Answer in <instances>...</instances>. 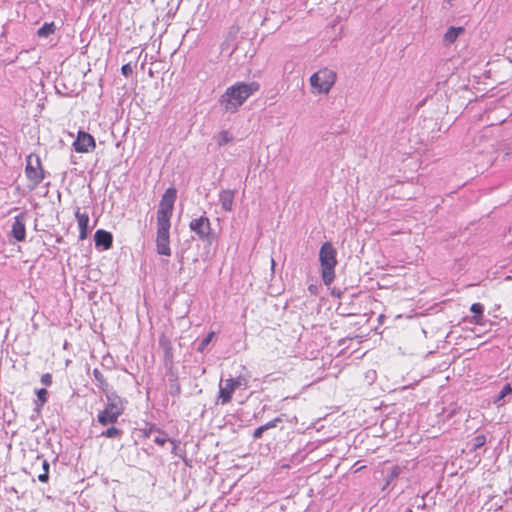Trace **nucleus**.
<instances>
[{
	"mask_svg": "<svg viewBox=\"0 0 512 512\" xmlns=\"http://www.w3.org/2000/svg\"><path fill=\"white\" fill-rule=\"evenodd\" d=\"M126 401L115 392L106 393L105 408L97 415L98 422L103 425H113L125 410Z\"/></svg>",
	"mask_w": 512,
	"mask_h": 512,
	"instance_id": "2",
	"label": "nucleus"
},
{
	"mask_svg": "<svg viewBox=\"0 0 512 512\" xmlns=\"http://www.w3.org/2000/svg\"><path fill=\"white\" fill-rule=\"evenodd\" d=\"M25 173L28 180L32 183V188L37 187L44 180V171L40 158L37 155L31 154L27 157Z\"/></svg>",
	"mask_w": 512,
	"mask_h": 512,
	"instance_id": "6",
	"label": "nucleus"
},
{
	"mask_svg": "<svg viewBox=\"0 0 512 512\" xmlns=\"http://www.w3.org/2000/svg\"><path fill=\"white\" fill-rule=\"evenodd\" d=\"M235 198V191L230 189L221 190L219 193V202L221 207L226 212H231L233 210Z\"/></svg>",
	"mask_w": 512,
	"mask_h": 512,
	"instance_id": "13",
	"label": "nucleus"
},
{
	"mask_svg": "<svg viewBox=\"0 0 512 512\" xmlns=\"http://www.w3.org/2000/svg\"><path fill=\"white\" fill-rule=\"evenodd\" d=\"M55 29L54 22L44 23L43 26L38 29L37 35L39 37H48L55 32Z\"/></svg>",
	"mask_w": 512,
	"mask_h": 512,
	"instance_id": "20",
	"label": "nucleus"
},
{
	"mask_svg": "<svg viewBox=\"0 0 512 512\" xmlns=\"http://www.w3.org/2000/svg\"><path fill=\"white\" fill-rule=\"evenodd\" d=\"M37 395V400L35 402V411L40 413L42 406L47 402L48 399V391L45 388L37 389L35 391Z\"/></svg>",
	"mask_w": 512,
	"mask_h": 512,
	"instance_id": "18",
	"label": "nucleus"
},
{
	"mask_svg": "<svg viewBox=\"0 0 512 512\" xmlns=\"http://www.w3.org/2000/svg\"><path fill=\"white\" fill-rule=\"evenodd\" d=\"M170 227L171 223H157L156 247L160 255L170 256Z\"/></svg>",
	"mask_w": 512,
	"mask_h": 512,
	"instance_id": "7",
	"label": "nucleus"
},
{
	"mask_svg": "<svg viewBox=\"0 0 512 512\" xmlns=\"http://www.w3.org/2000/svg\"><path fill=\"white\" fill-rule=\"evenodd\" d=\"M75 217L77 218L79 226V239L84 240L87 238L89 232V215L87 213H81L80 209L77 208L75 211Z\"/></svg>",
	"mask_w": 512,
	"mask_h": 512,
	"instance_id": "12",
	"label": "nucleus"
},
{
	"mask_svg": "<svg viewBox=\"0 0 512 512\" xmlns=\"http://www.w3.org/2000/svg\"><path fill=\"white\" fill-rule=\"evenodd\" d=\"M154 432L156 433V435L153 438V442L156 443L157 445L163 446L166 442L170 440L168 439L165 432L156 429L155 427H150V429L145 432V435L147 437H150Z\"/></svg>",
	"mask_w": 512,
	"mask_h": 512,
	"instance_id": "15",
	"label": "nucleus"
},
{
	"mask_svg": "<svg viewBox=\"0 0 512 512\" xmlns=\"http://www.w3.org/2000/svg\"><path fill=\"white\" fill-rule=\"evenodd\" d=\"M94 241L96 247H102L104 250H108L112 247L113 236L110 232L99 229L95 232Z\"/></svg>",
	"mask_w": 512,
	"mask_h": 512,
	"instance_id": "11",
	"label": "nucleus"
},
{
	"mask_svg": "<svg viewBox=\"0 0 512 512\" xmlns=\"http://www.w3.org/2000/svg\"><path fill=\"white\" fill-rule=\"evenodd\" d=\"M214 336H215V332L208 333L207 336L205 338H203L202 341L200 342V344L198 346V351L203 352L206 349V347L209 345V343L212 341Z\"/></svg>",
	"mask_w": 512,
	"mask_h": 512,
	"instance_id": "26",
	"label": "nucleus"
},
{
	"mask_svg": "<svg viewBox=\"0 0 512 512\" xmlns=\"http://www.w3.org/2000/svg\"><path fill=\"white\" fill-rule=\"evenodd\" d=\"M122 435V431L115 426H111L105 431H103L100 436L105 438H120Z\"/></svg>",
	"mask_w": 512,
	"mask_h": 512,
	"instance_id": "22",
	"label": "nucleus"
},
{
	"mask_svg": "<svg viewBox=\"0 0 512 512\" xmlns=\"http://www.w3.org/2000/svg\"><path fill=\"white\" fill-rule=\"evenodd\" d=\"M234 379L237 381L238 385H240V386H244V387H247V385H248V380H247V378H246V377H244V376H242V375H239L238 377H236V378H234Z\"/></svg>",
	"mask_w": 512,
	"mask_h": 512,
	"instance_id": "30",
	"label": "nucleus"
},
{
	"mask_svg": "<svg viewBox=\"0 0 512 512\" xmlns=\"http://www.w3.org/2000/svg\"><path fill=\"white\" fill-rule=\"evenodd\" d=\"M169 442H171V443L173 444L172 453H175V450H176V448H177V444H176V442H175V441H173V440H169Z\"/></svg>",
	"mask_w": 512,
	"mask_h": 512,
	"instance_id": "36",
	"label": "nucleus"
},
{
	"mask_svg": "<svg viewBox=\"0 0 512 512\" xmlns=\"http://www.w3.org/2000/svg\"><path fill=\"white\" fill-rule=\"evenodd\" d=\"M337 251L331 242H325L319 251L321 277L325 285H330L335 279V267L338 263Z\"/></svg>",
	"mask_w": 512,
	"mask_h": 512,
	"instance_id": "3",
	"label": "nucleus"
},
{
	"mask_svg": "<svg viewBox=\"0 0 512 512\" xmlns=\"http://www.w3.org/2000/svg\"><path fill=\"white\" fill-rule=\"evenodd\" d=\"M180 391V388L177 387V389H174V392H179Z\"/></svg>",
	"mask_w": 512,
	"mask_h": 512,
	"instance_id": "40",
	"label": "nucleus"
},
{
	"mask_svg": "<svg viewBox=\"0 0 512 512\" xmlns=\"http://www.w3.org/2000/svg\"><path fill=\"white\" fill-rule=\"evenodd\" d=\"M95 140L93 136L85 131H79L73 147L76 152L87 153L95 148Z\"/></svg>",
	"mask_w": 512,
	"mask_h": 512,
	"instance_id": "9",
	"label": "nucleus"
},
{
	"mask_svg": "<svg viewBox=\"0 0 512 512\" xmlns=\"http://www.w3.org/2000/svg\"><path fill=\"white\" fill-rule=\"evenodd\" d=\"M470 311L474 314L471 322L475 324H482L484 306L481 303H473L470 307Z\"/></svg>",
	"mask_w": 512,
	"mask_h": 512,
	"instance_id": "17",
	"label": "nucleus"
},
{
	"mask_svg": "<svg viewBox=\"0 0 512 512\" xmlns=\"http://www.w3.org/2000/svg\"><path fill=\"white\" fill-rule=\"evenodd\" d=\"M121 72L122 74L125 76V77H129L132 75L133 73V68L131 66L130 63H127V64H124L122 67H121Z\"/></svg>",
	"mask_w": 512,
	"mask_h": 512,
	"instance_id": "28",
	"label": "nucleus"
},
{
	"mask_svg": "<svg viewBox=\"0 0 512 512\" xmlns=\"http://www.w3.org/2000/svg\"><path fill=\"white\" fill-rule=\"evenodd\" d=\"M93 376L96 381V385L105 393L109 392L108 391V383H107L106 379L104 378L103 374L98 369L93 370Z\"/></svg>",
	"mask_w": 512,
	"mask_h": 512,
	"instance_id": "19",
	"label": "nucleus"
},
{
	"mask_svg": "<svg viewBox=\"0 0 512 512\" xmlns=\"http://www.w3.org/2000/svg\"><path fill=\"white\" fill-rule=\"evenodd\" d=\"M234 390L226 380H221L219 383L218 402L222 405L228 404L233 396Z\"/></svg>",
	"mask_w": 512,
	"mask_h": 512,
	"instance_id": "14",
	"label": "nucleus"
},
{
	"mask_svg": "<svg viewBox=\"0 0 512 512\" xmlns=\"http://www.w3.org/2000/svg\"><path fill=\"white\" fill-rule=\"evenodd\" d=\"M463 32H464L463 27L451 26L450 28H448V30L444 34V38H443L444 43L447 45L454 43L456 41V39L459 37V35L462 34Z\"/></svg>",
	"mask_w": 512,
	"mask_h": 512,
	"instance_id": "16",
	"label": "nucleus"
},
{
	"mask_svg": "<svg viewBox=\"0 0 512 512\" xmlns=\"http://www.w3.org/2000/svg\"><path fill=\"white\" fill-rule=\"evenodd\" d=\"M42 467H43V472L49 474V463L47 462V460H43L42 461Z\"/></svg>",
	"mask_w": 512,
	"mask_h": 512,
	"instance_id": "35",
	"label": "nucleus"
},
{
	"mask_svg": "<svg viewBox=\"0 0 512 512\" xmlns=\"http://www.w3.org/2000/svg\"><path fill=\"white\" fill-rule=\"evenodd\" d=\"M41 383L45 386H50L52 384V376L50 373H45L41 376Z\"/></svg>",
	"mask_w": 512,
	"mask_h": 512,
	"instance_id": "29",
	"label": "nucleus"
},
{
	"mask_svg": "<svg viewBox=\"0 0 512 512\" xmlns=\"http://www.w3.org/2000/svg\"><path fill=\"white\" fill-rule=\"evenodd\" d=\"M264 431L265 430H264L263 426L258 427L257 429H255V431L253 433V437L255 439L261 438Z\"/></svg>",
	"mask_w": 512,
	"mask_h": 512,
	"instance_id": "31",
	"label": "nucleus"
},
{
	"mask_svg": "<svg viewBox=\"0 0 512 512\" xmlns=\"http://www.w3.org/2000/svg\"><path fill=\"white\" fill-rule=\"evenodd\" d=\"M226 381L233 387V390L235 391L237 388L241 387L238 385L237 381L234 378H228Z\"/></svg>",
	"mask_w": 512,
	"mask_h": 512,
	"instance_id": "32",
	"label": "nucleus"
},
{
	"mask_svg": "<svg viewBox=\"0 0 512 512\" xmlns=\"http://www.w3.org/2000/svg\"><path fill=\"white\" fill-rule=\"evenodd\" d=\"M260 89L259 83L253 82H237L228 87L221 96L220 102L225 111L235 112L237 109L255 92Z\"/></svg>",
	"mask_w": 512,
	"mask_h": 512,
	"instance_id": "1",
	"label": "nucleus"
},
{
	"mask_svg": "<svg viewBox=\"0 0 512 512\" xmlns=\"http://www.w3.org/2000/svg\"><path fill=\"white\" fill-rule=\"evenodd\" d=\"M282 421V419L280 417H276L275 419L267 422L266 424L262 425L264 430H268V429H271V428H275L277 426L278 423H280Z\"/></svg>",
	"mask_w": 512,
	"mask_h": 512,
	"instance_id": "27",
	"label": "nucleus"
},
{
	"mask_svg": "<svg viewBox=\"0 0 512 512\" xmlns=\"http://www.w3.org/2000/svg\"><path fill=\"white\" fill-rule=\"evenodd\" d=\"M226 381L233 387V390L235 391L237 388L241 387L238 385L237 381L234 378H228Z\"/></svg>",
	"mask_w": 512,
	"mask_h": 512,
	"instance_id": "33",
	"label": "nucleus"
},
{
	"mask_svg": "<svg viewBox=\"0 0 512 512\" xmlns=\"http://www.w3.org/2000/svg\"><path fill=\"white\" fill-rule=\"evenodd\" d=\"M486 443V437L485 435L481 434V435H477L476 437L473 438L472 440V443H471V451H476L477 449L481 448L482 446H484Z\"/></svg>",
	"mask_w": 512,
	"mask_h": 512,
	"instance_id": "25",
	"label": "nucleus"
},
{
	"mask_svg": "<svg viewBox=\"0 0 512 512\" xmlns=\"http://www.w3.org/2000/svg\"><path fill=\"white\" fill-rule=\"evenodd\" d=\"M94 1H95V0H85V2H86L87 4H92V3H94Z\"/></svg>",
	"mask_w": 512,
	"mask_h": 512,
	"instance_id": "37",
	"label": "nucleus"
},
{
	"mask_svg": "<svg viewBox=\"0 0 512 512\" xmlns=\"http://www.w3.org/2000/svg\"><path fill=\"white\" fill-rule=\"evenodd\" d=\"M271 265H272V268H274V266H275V261H274V259H271Z\"/></svg>",
	"mask_w": 512,
	"mask_h": 512,
	"instance_id": "38",
	"label": "nucleus"
},
{
	"mask_svg": "<svg viewBox=\"0 0 512 512\" xmlns=\"http://www.w3.org/2000/svg\"><path fill=\"white\" fill-rule=\"evenodd\" d=\"M12 237L21 242L25 240L26 228H25V214L21 213L14 217V222L11 229Z\"/></svg>",
	"mask_w": 512,
	"mask_h": 512,
	"instance_id": "10",
	"label": "nucleus"
},
{
	"mask_svg": "<svg viewBox=\"0 0 512 512\" xmlns=\"http://www.w3.org/2000/svg\"><path fill=\"white\" fill-rule=\"evenodd\" d=\"M177 191L174 187L168 188L163 194L157 210V223H171Z\"/></svg>",
	"mask_w": 512,
	"mask_h": 512,
	"instance_id": "5",
	"label": "nucleus"
},
{
	"mask_svg": "<svg viewBox=\"0 0 512 512\" xmlns=\"http://www.w3.org/2000/svg\"><path fill=\"white\" fill-rule=\"evenodd\" d=\"M232 140H233L232 135L226 130L221 131L217 136V144L219 146H224V145L228 144L229 142H231Z\"/></svg>",
	"mask_w": 512,
	"mask_h": 512,
	"instance_id": "24",
	"label": "nucleus"
},
{
	"mask_svg": "<svg viewBox=\"0 0 512 512\" xmlns=\"http://www.w3.org/2000/svg\"><path fill=\"white\" fill-rule=\"evenodd\" d=\"M189 228L201 240H207L212 233L210 220L206 216L191 220Z\"/></svg>",
	"mask_w": 512,
	"mask_h": 512,
	"instance_id": "8",
	"label": "nucleus"
},
{
	"mask_svg": "<svg viewBox=\"0 0 512 512\" xmlns=\"http://www.w3.org/2000/svg\"><path fill=\"white\" fill-rule=\"evenodd\" d=\"M511 393H512L511 385L510 384L504 385V387L501 389V391L495 398L494 403L498 404V405H502L503 404L502 401L504 400V398Z\"/></svg>",
	"mask_w": 512,
	"mask_h": 512,
	"instance_id": "21",
	"label": "nucleus"
},
{
	"mask_svg": "<svg viewBox=\"0 0 512 512\" xmlns=\"http://www.w3.org/2000/svg\"><path fill=\"white\" fill-rule=\"evenodd\" d=\"M38 479H39V481H40V482L45 483V482H47V481H48V479H49V474H47V473L43 472V473H41V474H39V475H38Z\"/></svg>",
	"mask_w": 512,
	"mask_h": 512,
	"instance_id": "34",
	"label": "nucleus"
},
{
	"mask_svg": "<svg viewBox=\"0 0 512 512\" xmlns=\"http://www.w3.org/2000/svg\"><path fill=\"white\" fill-rule=\"evenodd\" d=\"M180 391V388L177 387V389H174V392H179Z\"/></svg>",
	"mask_w": 512,
	"mask_h": 512,
	"instance_id": "39",
	"label": "nucleus"
},
{
	"mask_svg": "<svg viewBox=\"0 0 512 512\" xmlns=\"http://www.w3.org/2000/svg\"><path fill=\"white\" fill-rule=\"evenodd\" d=\"M336 81V73L328 68L321 69L310 77L313 93L328 94Z\"/></svg>",
	"mask_w": 512,
	"mask_h": 512,
	"instance_id": "4",
	"label": "nucleus"
},
{
	"mask_svg": "<svg viewBox=\"0 0 512 512\" xmlns=\"http://www.w3.org/2000/svg\"><path fill=\"white\" fill-rule=\"evenodd\" d=\"M403 471V468L398 466V465H395L391 468V471L387 477V480H386V486L390 485L396 478H398L400 476V474L402 473Z\"/></svg>",
	"mask_w": 512,
	"mask_h": 512,
	"instance_id": "23",
	"label": "nucleus"
}]
</instances>
